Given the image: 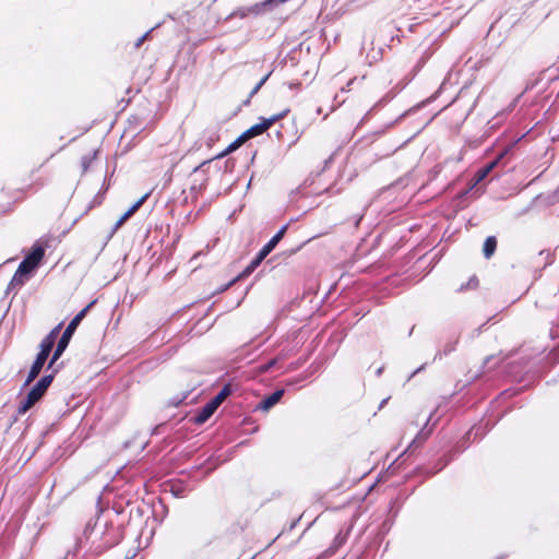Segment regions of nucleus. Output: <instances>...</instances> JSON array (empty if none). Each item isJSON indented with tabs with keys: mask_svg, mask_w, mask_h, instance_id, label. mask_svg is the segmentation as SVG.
<instances>
[{
	"mask_svg": "<svg viewBox=\"0 0 559 559\" xmlns=\"http://www.w3.org/2000/svg\"><path fill=\"white\" fill-rule=\"evenodd\" d=\"M94 304H95V301L90 302L80 312H78L73 317V319L69 322V324L67 325L66 330L63 331L61 337L59 338V341L56 345V348L52 353L51 359L47 366L48 370L52 369L56 361L62 356V354L69 346V343H70L75 330L78 329V326L80 325L82 320L86 317L88 310L93 307Z\"/></svg>",
	"mask_w": 559,
	"mask_h": 559,
	"instance_id": "f257e3e1",
	"label": "nucleus"
},
{
	"mask_svg": "<svg viewBox=\"0 0 559 559\" xmlns=\"http://www.w3.org/2000/svg\"><path fill=\"white\" fill-rule=\"evenodd\" d=\"M288 228V224L282 226L280 230L260 249L246 269L238 275L237 278L249 276L263 260L275 249L278 242L283 239Z\"/></svg>",
	"mask_w": 559,
	"mask_h": 559,
	"instance_id": "f03ea898",
	"label": "nucleus"
},
{
	"mask_svg": "<svg viewBox=\"0 0 559 559\" xmlns=\"http://www.w3.org/2000/svg\"><path fill=\"white\" fill-rule=\"evenodd\" d=\"M108 524V522H100L99 519H96L94 523L90 520L85 525L83 535L78 540L79 545L84 547L87 543H91V549L95 551L96 545L104 542Z\"/></svg>",
	"mask_w": 559,
	"mask_h": 559,
	"instance_id": "7ed1b4c3",
	"label": "nucleus"
},
{
	"mask_svg": "<svg viewBox=\"0 0 559 559\" xmlns=\"http://www.w3.org/2000/svg\"><path fill=\"white\" fill-rule=\"evenodd\" d=\"M288 112H289V109L286 108L283 111L278 112L276 115H273L269 118H261V122L253 124L247 131H245L242 133V138L252 139L257 135L264 133L267 129L271 128V126H273L275 122H277L278 120L286 117Z\"/></svg>",
	"mask_w": 559,
	"mask_h": 559,
	"instance_id": "20e7f679",
	"label": "nucleus"
},
{
	"mask_svg": "<svg viewBox=\"0 0 559 559\" xmlns=\"http://www.w3.org/2000/svg\"><path fill=\"white\" fill-rule=\"evenodd\" d=\"M122 538L121 530L118 526H115L114 524L109 523L107 531L104 536V542L96 545L95 552H103L106 549H109L117 544Z\"/></svg>",
	"mask_w": 559,
	"mask_h": 559,
	"instance_id": "39448f33",
	"label": "nucleus"
},
{
	"mask_svg": "<svg viewBox=\"0 0 559 559\" xmlns=\"http://www.w3.org/2000/svg\"><path fill=\"white\" fill-rule=\"evenodd\" d=\"M57 371H58V369H53L51 373L45 374L44 377H41L32 386V389L29 390V393L33 394L38 400H40L45 395V393L48 390V388L50 386L51 382L53 381Z\"/></svg>",
	"mask_w": 559,
	"mask_h": 559,
	"instance_id": "423d86ee",
	"label": "nucleus"
},
{
	"mask_svg": "<svg viewBox=\"0 0 559 559\" xmlns=\"http://www.w3.org/2000/svg\"><path fill=\"white\" fill-rule=\"evenodd\" d=\"M150 193H145L142 195L135 203H133L116 222L114 225L110 237L141 207V205L146 201Z\"/></svg>",
	"mask_w": 559,
	"mask_h": 559,
	"instance_id": "0eeeda50",
	"label": "nucleus"
},
{
	"mask_svg": "<svg viewBox=\"0 0 559 559\" xmlns=\"http://www.w3.org/2000/svg\"><path fill=\"white\" fill-rule=\"evenodd\" d=\"M45 257V246L40 241H36L31 251L24 257L23 261L27 264L38 267Z\"/></svg>",
	"mask_w": 559,
	"mask_h": 559,
	"instance_id": "6e6552de",
	"label": "nucleus"
},
{
	"mask_svg": "<svg viewBox=\"0 0 559 559\" xmlns=\"http://www.w3.org/2000/svg\"><path fill=\"white\" fill-rule=\"evenodd\" d=\"M285 390L284 389H277L272 394L263 397L260 403L258 404L257 408L263 412L270 411L272 407H274L281 399L284 396Z\"/></svg>",
	"mask_w": 559,
	"mask_h": 559,
	"instance_id": "1a4fd4ad",
	"label": "nucleus"
},
{
	"mask_svg": "<svg viewBox=\"0 0 559 559\" xmlns=\"http://www.w3.org/2000/svg\"><path fill=\"white\" fill-rule=\"evenodd\" d=\"M47 359H48V357H46V356H43L40 354L36 355V358L34 360V362L32 364L31 369L27 374V378L24 382V385H28L32 381H34L39 376Z\"/></svg>",
	"mask_w": 559,
	"mask_h": 559,
	"instance_id": "9d476101",
	"label": "nucleus"
},
{
	"mask_svg": "<svg viewBox=\"0 0 559 559\" xmlns=\"http://www.w3.org/2000/svg\"><path fill=\"white\" fill-rule=\"evenodd\" d=\"M217 406L209 401L194 416L193 421L198 425H202L207 421L212 415L216 412Z\"/></svg>",
	"mask_w": 559,
	"mask_h": 559,
	"instance_id": "9b49d317",
	"label": "nucleus"
},
{
	"mask_svg": "<svg viewBox=\"0 0 559 559\" xmlns=\"http://www.w3.org/2000/svg\"><path fill=\"white\" fill-rule=\"evenodd\" d=\"M419 431L414 436L412 442L404 450L403 453L400 454V456L396 459V463L399 466H402L405 464V462L416 453L417 448L419 447Z\"/></svg>",
	"mask_w": 559,
	"mask_h": 559,
	"instance_id": "f8f14e48",
	"label": "nucleus"
},
{
	"mask_svg": "<svg viewBox=\"0 0 559 559\" xmlns=\"http://www.w3.org/2000/svg\"><path fill=\"white\" fill-rule=\"evenodd\" d=\"M28 281L24 275L19 273V271H15L13 277L8 284L5 294L14 293V295L17 293V290L25 285V283Z\"/></svg>",
	"mask_w": 559,
	"mask_h": 559,
	"instance_id": "ddd939ff",
	"label": "nucleus"
},
{
	"mask_svg": "<svg viewBox=\"0 0 559 559\" xmlns=\"http://www.w3.org/2000/svg\"><path fill=\"white\" fill-rule=\"evenodd\" d=\"M39 400L35 397L29 392L27 395L21 401L19 407H17V414L23 415L26 412H28Z\"/></svg>",
	"mask_w": 559,
	"mask_h": 559,
	"instance_id": "4468645a",
	"label": "nucleus"
},
{
	"mask_svg": "<svg viewBox=\"0 0 559 559\" xmlns=\"http://www.w3.org/2000/svg\"><path fill=\"white\" fill-rule=\"evenodd\" d=\"M246 140L248 139L242 138V134L239 135L234 142H231L223 152L217 154L214 158L218 159L225 157L227 154L236 151Z\"/></svg>",
	"mask_w": 559,
	"mask_h": 559,
	"instance_id": "2eb2a0df",
	"label": "nucleus"
},
{
	"mask_svg": "<svg viewBox=\"0 0 559 559\" xmlns=\"http://www.w3.org/2000/svg\"><path fill=\"white\" fill-rule=\"evenodd\" d=\"M55 344H56L55 341H52L50 337L45 336L39 344L38 354L49 357L50 353L53 349Z\"/></svg>",
	"mask_w": 559,
	"mask_h": 559,
	"instance_id": "dca6fc26",
	"label": "nucleus"
},
{
	"mask_svg": "<svg viewBox=\"0 0 559 559\" xmlns=\"http://www.w3.org/2000/svg\"><path fill=\"white\" fill-rule=\"evenodd\" d=\"M411 20H405L400 23L397 26V32L401 33L402 36H405L406 32L415 33L417 27L419 26L418 22H409Z\"/></svg>",
	"mask_w": 559,
	"mask_h": 559,
	"instance_id": "f3484780",
	"label": "nucleus"
},
{
	"mask_svg": "<svg viewBox=\"0 0 559 559\" xmlns=\"http://www.w3.org/2000/svg\"><path fill=\"white\" fill-rule=\"evenodd\" d=\"M231 394V388L229 384H226L222 388V390L212 399L210 400L213 404H215L217 407L225 401L227 396Z\"/></svg>",
	"mask_w": 559,
	"mask_h": 559,
	"instance_id": "a211bd4d",
	"label": "nucleus"
},
{
	"mask_svg": "<svg viewBox=\"0 0 559 559\" xmlns=\"http://www.w3.org/2000/svg\"><path fill=\"white\" fill-rule=\"evenodd\" d=\"M272 74V71L266 73L255 85L254 87L251 90V92L249 93V96L248 98L243 102V105H249L250 104V99L251 97H253L259 91L260 88L265 84V82L269 80V78L271 76Z\"/></svg>",
	"mask_w": 559,
	"mask_h": 559,
	"instance_id": "6ab92c4d",
	"label": "nucleus"
},
{
	"mask_svg": "<svg viewBox=\"0 0 559 559\" xmlns=\"http://www.w3.org/2000/svg\"><path fill=\"white\" fill-rule=\"evenodd\" d=\"M37 267H35V265H32V264H27L26 262L22 261L19 266H17V270L19 273H21L22 275H24L26 278L29 280V277L32 276V274L34 273V271L36 270Z\"/></svg>",
	"mask_w": 559,
	"mask_h": 559,
	"instance_id": "aec40b11",
	"label": "nucleus"
},
{
	"mask_svg": "<svg viewBox=\"0 0 559 559\" xmlns=\"http://www.w3.org/2000/svg\"><path fill=\"white\" fill-rule=\"evenodd\" d=\"M96 154H97V151H95L93 154H86V155L82 156V158H81L82 174H85L88 170L92 162L96 157Z\"/></svg>",
	"mask_w": 559,
	"mask_h": 559,
	"instance_id": "412c9836",
	"label": "nucleus"
},
{
	"mask_svg": "<svg viewBox=\"0 0 559 559\" xmlns=\"http://www.w3.org/2000/svg\"><path fill=\"white\" fill-rule=\"evenodd\" d=\"M496 239L493 237H489L486 239L485 243H484V253L487 258H489L495 249H496Z\"/></svg>",
	"mask_w": 559,
	"mask_h": 559,
	"instance_id": "4be33fe9",
	"label": "nucleus"
},
{
	"mask_svg": "<svg viewBox=\"0 0 559 559\" xmlns=\"http://www.w3.org/2000/svg\"><path fill=\"white\" fill-rule=\"evenodd\" d=\"M170 492L176 498H182L186 495V489H185V487L182 485H171L170 486Z\"/></svg>",
	"mask_w": 559,
	"mask_h": 559,
	"instance_id": "5701e85b",
	"label": "nucleus"
},
{
	"mask_svg": "<svg viewBox=\"0 0 559 559\" xmlns=\"http://www.w3.org/2000/svg\"><path fill=\"white\" fill-rule=\"evenodd\" d=\"M280 360V357H275L273 359H270L265 364H262L260 367H259V370L261 372H267L270 371L276 364L277 361Z\"/></svg>",
	"mask_w": 559,
	"mask_h": 559,
	"instance_id": "b1692460",
	"label": "nucleus"
},
{
	"mask_svg": "<svg viewBox=\"0 0 559 559\" xmlns=\"http://www.w3.org/2000/svg\"><path fill=\"white\" fill-rule=\"evenodd\" d=\"M62 328V322L57 324L46 336L47 337H50L52 341L56 342L59 333H60V330Z\"/></svg>",
	"mask_w": 559,
	"mask_h": 559,
	"instance_id": "393cba45",
	"label": "nucleus"
},
{
	"mask_svg": "<svg viewBox=\"0 0 559 559\" xmlns=\"http://www.w3.org/2000/svg\"><path fill=\"white\" fill-rule=\"evenodd\" d=\"M209 133L210 134L206 138V145L211 146L212 143H214L218 139V134L216 133V131H210Z\"/></svg>",
	"mask_w": 559,
	"mask_h": 559,
	"instance_id": "a878e982",
	"label": "nucleus"
},
{
	"mask_svg": "<svg viewBox=\"0 0 559 559\" xmlns=\"http://www.w3.org/2000/svg\"><path fill=\"white\" fill-rule=\"evenodd\" d=\"M155 27L151 28L150 31H147L144 35H142L136 41H135V47L139 48L143 43L144 40L148 37V35L152 33V31H154Z\"/></svg>",
	"mask_w": 559,
	"mask_h": 559,
	"instance_id": "bb28decb",
	"label": "nucleus"
},
{
	"mask_svg": "<svg viewBox=\"0 0 559 559\" xmlns=\"http://www.w3.org/2000/svg\"><path fill=\"white\" fill-rule=\"evenodd\" d=\"M314 238H317V236H313L312 238H310V239L306 240L305 242H302V243H301L300 246H298L297 248L292 249L289 253H290V254H295V253H297V252H298V251H299V250H300V249H301L306 243H308L309 241H311V240H312V239H314Z\"/></svg>",
	"mask_w": 559,
	"mask_h": 559,
	"instance_id": "cd10ccee",
	"label": "nucleus"
},
{
	"mask_svg": "<svg viewBox=\"0 0 559 559\" xmlns=\"http://www.w3.org/2000/svg\"><path fill=\"white\" fill-rule=\"evenodd\" d=\"M211 162H212V159L202 162L200 165H198L193 168L192 173H198L199 170H201L205 165L210 164Z\"/></svg>",
	"mask_w": 559,
	"mask_h": 559,
	"instance_id": "c85d7f7f",
	"label": "nucleus"
},
{
	"mask_svg": "<svg viewBox=\"0 0 559 559\" xmlns=\"http://www.w3.org/2000/svg\"><path fill=\"white\" fill-rule=\"evenodd\" d=\"M496 163H492L490 164L487 168H485L481 173H480V179H483L490 170L491 168L495 166Z\"/></svg>",
	"mask_w": 559,
	"mask_h": 559,
	"instance_id": "c756f323",
	"label": "nucleus"
},
{
	"mask_svg": "<svg viewBox=\"0 0 559 559\" xmlns=\"http://www.w3.org/2000/svg\"><path fill=\"white\" fill-rule=\"evenodd\" d=\"M344 540H345V537H343V536H341V535H337V536L335 537V539H334V543H335L337 546H340V545H342V544L344 543Z\"/></svg>",
	"mask_w": 559,
	"mask_h": 559,
	"instance_id": "7c9ffc66",
	"label": "nucleus"
},
{
	"mask_svg": "<svg viewBox=\"0 0 559 559\" xmlns=\"http://www.w3.org/2000/svg\"><path fill=\"white\" fill-rule=\"evenodd\" d=\"M390 400V397H385L381 401L380 405H379V409H382L384 407V405L388 403V401Z\"/></svg>",
	"mask_w": 559,
	"mask_h": 559,
	"instance_id": "2f4dec72",
	"label": "nucleus"
},
{
	"mask_svg": "<svg viewBox=\"0 0 559 559\" xmlns=\"http://www.w3.org/2000/svg\"><path fill=\"white\" fill-rule=\"evenodd\" d=\"M334 155L332 154L328 159L324 162V167H328L330 163H332Z\"/></svg>",
	"mask_w": 559,
	"mask_h": 559,
	"instance_id": "473e14b6",
	"label": "nucleus"
},
{
	"mask_svg": "<svg viewBox=\"0 0 559 559\" xmlns=\"http://www.w3.org/2000/svg\"><path fill=\"white\" fill-rule=\"evenodd\" d=\"M419 373V368H416L412 373L411 376L408 377L407 381L411 380L413 377H415L416 374Z\"/></svg>",
	"mask_w": 559,
	"mask_h": 559,
	"instance_id": "72a5a7b5",
	"label": "nucleus"
},
{
	"mask_svg": "<svg viewBox=\"0 0 559 559\" xmlns=\"http://www.w3.org/2000/svg\"><path fill=\"white\" fill-rule=\"evenodd\" d=\"M299 381H300L299 379L288 380V381L286 382V385H288V386H289V385H294L295 383H297V382H299Z\"/></svg>",
	"mask_w": 559,
	"mask_h": 559,
	"instance_id": "f704fd0d",
	"label": "nucleus"
},
{
	"mask_svg": "<svg viewBox=\"0 0 559 559\" xmlns=\"http://www.w3.org/2000/svg\"><path fill=\"white\" fill-rule=\"evenodd\" d=\"M362 216H364V214H361V215L356 217V219H355V226L356 227L359 225L360 221L362 219Z\"/></svg>",
	"mask_w": 559,
	"mask_h": 559,
	"instance_id": "c9c22d12",
	"label": "nucleus"
},
{
	"mask_svg": "<svg viewBox=\"0 0 559 559\" xmlns=\"http://www.w3.org/2000/svg\"><path fill=\"white\" fill-rule=\"evenodd\" d=\"M382 372H383V367H380V368L377 369L376 376L380 377L382 374Z\"/></svg>",
	"mask_w": 559,
	"mask_h": 559,
	"instance_id": "e433bc0d",
	"label": "nucleus"
},
{
	"mask_svg": "<svg viewBox=\"0 0 559 559\" xmlns=\"http://www.w3.org/2000/svg\"><path fill=\"white\" fill-rule=\"evenodd\" d=\"M296 368H297V365H290V367H289L290 370H294Z\"/></svg>",
	"mask_w": 559,
	"mask_h": 559,
	"instance_id": "4c0bfd02",
	"label": "nucleus"
}]
</instances>
